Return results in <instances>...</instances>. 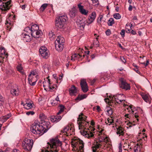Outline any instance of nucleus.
I'll list each match as a JSON object with an SVG mask.
<instances>
[{"label":"nucleus","mask_w":152,"mask_h":152,"mask_svg":"<svg viewBox=\"0 0 152 152\" xmlns=\"http://www.w3.org/2000/svg\"><path fill=\"white\" fill-rule=\"evenodd\" d=\"M28 80L29 83L32 86L35 85L37 81L36 77L31 76V74H29L28 75Z\"/></svg>","instance_id":"ddd939ff"},{"label":"nucleus","mask_w":152,"mask_h":152,"mask_svg":"<svg viewBox=\"0 0 152 152\" xmlns=\"http://www.w3.org/2000/svg\"><path fill=\"white\" fill-rule=\"evenodd\" d=\"M105 123L106 124H108L109 125H113V120L112 118H108L107 121H105Z\"/></svg>","instance_id":"c9c22d12"},{"label":"nucleus","mask_w":152,"mask_h":152,"mask_svg":"<svg viewBox=\"0 0 152 152\" xmlns=\"http://www.w3.org/2000/svg\"><path fill=\"white\" fill-rule=\"evenodd\" d=\"M47 144L48 146L47 148H50V151H47L46 152H58L59 148L62 144L61 142L57 137L50 140V142H48Z\"/></svg>","instance_id":"7ed1b4c3"},{"label":"nucleus","mask_w":152,"mask_h":152,"mask_svg":"<svg viewBox=\"0 0 152 152\" xmlns=\"http://www.w3.org/2000/svg\"><path fill=\"white\" fill-rule=\"evenodd\" d=\"M121 34V35L123 37H124L125 36V31L124 29H122L120 33Z\"/></svg>","instance_id":"864d4df0"},{"label":"nucleus","mask_w":152,"mask_h":152,"mask_svg":"<svg viewBox=\"0 0 152 152\" xmlns=\"http://www.w3.org/2000/svg\"><path fill=\"white\" fill-rule=\"evenodd\" d=\"M62 116L63 115L61 116V115H58L57 114V115L54 116L55 118V120L56 122V123L60 121L61 119Z\"/></svg>","instance_id":"37998d69"},{"label":"nucleus","mask_w":152,"mask_h":152,"mask_svg":"<svg viewBox=\"0 0 152 152\" xmlns=\"http://www.w3.org/2000/svg\"><path fill=\"white\" fill-rule=\"evenodd\" d=\"M87 117L85 116L83 113H80L77 118V123L79 129H80L81 133L86 137L90 139L94 137V134L86 128L88 126V123L86 121Z\"/></svg>","instance_id":"f257e3e1"},{"label":"nucleus","mask_w":152,"mask_h":152,"mask_svg":"<svg viewBox=\"0 0 152 152\" xmlns=\"http://www.w3.org/2000/svg\"><path fill=\"white\" fill-rule=\"evenodd\" d=\"M60 110L59 112L57 113L58 115H60L64 110V107L62 105H60Z\"/></svg>","instance_id":"c03bdc74"},{"label":"nucleus","mask_w":152,"mask_h":152,"mask_svg":"<svg viewBox=\"0 0 152 152\" xmlns=\"http://www.w3.org/2000/svg\"><path fill=\"white\" fill-rule=\"evenodd\" d=\"M4 99L2 96L0 95V103L2 104L4 102Z\"/></svg>","instance_id":"8fccbe9b"},{"label":"nucleus","mask_w":152,"mask_h":152,"mask_svg":"<svg viewBox=\"0 0 152 152\" xmlns=\"http://www.w3.org/2000/svg\"><path fill=\"white\" fill-rule=\"evenodd\" d=\"M130 33L133 35H135L136 34V32L133 30L131 31Z\"/></svg>","instance_id":"e2e57ef3"},{"label":"nucleus","mask_w":152,"mask_h":152,"mask_svg":"<svg viewBox=\"0 0 152 152\" xmlns=\"http://www.w3.org/2000/svg\"><path fill=\"white\" fill-rule=\"evenodd\" d=\"M125 108L128 110L130 114H133L134 113L135 109L134 107L132 105H128L124 104Z\"/></svg>","instance_id":"f3484780"},{"label":"nucleus","mask_w":152,"mask_h":152,"mask_svg":"<svg viewBox=\"0 0 152 152\" xmlns=\"http://www.w3.org/2000/svg\"><path fill=\"white\" fill-rule=\"evenodd\" d=\"M81 57V55L79 54H75L72 55L71 57V60L72 61H74L78 58H79Z\"/></svg>","instance_id":"72a5a7b5"},{"label":"nucleus","mask_w":152,"mask_h":152,"mask_svg":"<svg viewBox=\"0 0 152 152\" xmlns=\"http://www.w3.org/2000/svg\"><path fill=\"white\" fill-rule=\"evenodd\" d=\"M64 38L60 36L58 37L55 41V43L64 44Z\"/></svg>","instance_id":"a878e982"},{"label":"nucleus","mask_w":152,"mask_h":152,"mask_svg":"<svg viewBox=\"0 0 152 152\" xmlns=\"http://www.w3.org/2000/svg\"><path fill=\"white\" fill-rule=\"evenodd\" d=\"M77 11L75 8L73 7L69 11V15L71 18L75 17Z\"/></svg>","instance_id":"5701e85b"},{"label":"nucleus","mask_w":152,"mask_h":152,"mask_svg":"<svg viewBox=\"0 0 152 152\" xmlns=\"http://www.w3.org/2000/svg\"><path fill=\"white\" fill-rule=\"evenodd\" d=\"M49 77H47L48 79V87L49 88V91L51 92H52L54 91L56 89V88L57 87V86L56 85H54L53 86L50 85V81L49 79H48Z\"/></svg>","instance_id":"6ab92c4d"},{"label":"nucleus","mask_w":152,"mask_h":152,"mask_svg":"<svg viewBox=\"0 0 152 152\" xmlns=\"http://www.w3.org/2000/svg\"><path fill=\"white\" fill-rule=\"evenodd\" d=\"M74 134V129L73 126H72L70 129L68 130V132L66 133V135L67 136H69L71 135H73Z\"/></svg>","instance_id":"c85d7f7f"},{"label":"nucleus","mask_w":152,"mask_h":152,"mask_svg":"<svg viewBox=\"0 0 152 152\" xmlns=\"http://www.w3.org/2000/svg\"><path fill=\"white\" fill-rule=\"evenodd\" d=\"M119 151L118 152H122V145L121 143L118 146Z\"/></svg>","instance_id":"5fc2aeb1"},{"label":"nucleus","mask_w":152,"mask_h":152,"mask_svg":"<svg viewBox=\"0 0 152 152\" xmlns=\"http://www.w3.org/2000/svg\"><path fill=\"white\" fill-rule=\"evenodd\" d=\"M87 95L86 94L82 95L80 96L77 97L76 99V100H80L84 99L86 98L87 97Z\"/></svg>","instance_id":"4c0bfd02"},{"label":"nucleus","mask_w":152,"mask_h":152,"mask_svg":"<svg viewBox=\"0 0 152 152\" xmlns=\"http://www.w3.org/2000/svg\"><path fill=\"white\" fill-rule=\"evenodd\" d=\"M11 115L10 113H9L7 115L5 116H3L1 118V122L4 123L11 116Z\"/></svg>","instance_id":"c756f323"},{"label":"nucleus","mask_w":152,"mask_h":152,"mask_svg":"<svg viewBox=\"0 0 152 152\" xmlns=\"http://www.w3.org/2000/svg\"><path fill=\"white\" fill-rule=\"evenodd\" d=\"M96 109L98 112H99L101 110L100 107L99 106H96Z\"/></svg>","instance_id":"338daca9"},{"label":"nucleus","mask_w":152,"mask_h":152,"mask_svg":"<svg viewBox=\"0 0 152 152\" xmlns=\"http://www.w3.org/2000/svg\"><path fill=\"white\" fill-rule=\"evenodd\" d=\"M39 118L41 119V121H45L47 118L46 116L43 113H41L40 114Z\"/></svg>","instance_id":"58836bf2"},{"label":"nucleus","mask_w":152,"mask_h":152,"mask_svg":"<svg viewBox=\"0 0 152 152\" xmlns=\"http://www.w3.org/2000/svg\"><path fill=\"white\" fill-rule=\"evenodd\" d=\"M48 5V4H42L40 8V11L42 12L44 11Z\"/></svg>","instance_id":"a19ab883"},{"label":"nucleus","mask_w":152,"mask_h":152,"mask_svg":"<svg viewBox=\"0 0 152 152\" xmlns=\"http://www.w3.org/2000/svg\"><path fill=\"white\" fill-rule=\"evenodd\" d=\"M102 17L99 18L97 20V22L98 23H99L101 21Z\"/></svg>","instance_id":"0e129e2a"},{"label":"nucleus","mask_w":152,"mask_h":152,"mask_svg":"<svg viewBox=\"0 0 152 152\" xmlns=\"http://www.w3.org/2000/svg\"><path fill=\"white\" fill-rule=\"evenodd\" d=\"M39 29V26L36 24L32 25L31 27H27L25 28L24 31H37Z\"/></svg>","instance_id":"4468645a"},{"label":"nucleus","mask_w":152,"mask_h":152,"mask_svg":"<svg viewBox=\"0 0 152 152\" xmlns=\"http://www.w3.org/2000/svg\"><path fill=\"white\" fill-rule=\"evenodd\" d=\"M96 14L95 12H93L88 17V25L92 23L95 19Z\"/></svg>","instance_id":"9b49d317"},{"label":"nucleus","mask_w":152,"mask_h":152,"mask_svg":"<svg viewBox=\"0 0 152 152\" xmlns=\"http://www.w3.org/2000/svg\"><path fill=\"white\" fill-rule=\"evenodd\" d=\"M55 118L54 116H52L50 118V120L52 122H56L55 120Z\"/></svg>","instance_id":"603ef678"},{"label":"nucleus","mask_w":152,"mask_h":152,"mask_svg":"<svg viewBox=\"0 0 152 152\" xmlns=\"http://www.w3.org/2000/svg\"><path fill=\"white\" fill-rule=\"evenodd\" d=\"M64 44L55 43V48L56 50L58 52L61 51L63 48Z\"/></svg>","instance_id":"412c9836"},{"label":"nucleus","mask_w":152,"mask_h":152,"mask_svg":"<svg viewBox=\"0 0 152 152\" xmlns=\"http://www.w3.org/2000/svg\"><path fill=\"white\" fill-rule=\"evenodd\" d=\"M124 129L121 127H119L117 128L116 133L118 134L121 135H123L124 134Z\"/></svg>","instance_id":"7c9ffc66"},{"label":"nucleus","mask_w":152,"mask_h":152,"mask_svg":"<svg viewBox=\"0 0 152 152\" xmlns=\"http://www.w3.org/2000/svg\"><path fill=\"white\" fill-rule=\"evenodd\" d=\"M42 67L45 73H48L49 72V65L48 64H45Z\"/></svg>","instance_id":"e433bc0d"},{"label":"nucleus","mask_w":152,"mask_h":152,"mask_svg":"<svg viewBox=\"0 0 152 152\" xmlns=\"http://www.w3.org/2000/svg\"><path fill=\"white\" fill-rule=\"evenodd\" d=\"M112 108L108 106L105 109V110L107 112H108L110 110H111Z\"/></svg>","instance_id":"6e6d98bb"},{"label":"nucleus","mask_w":152,"mask_h":152,"mask_svg":"<svg viewBox=\"0 0 152 152\" xmlns=\"http://www.w3.org/2000/svg\"><path fill=\"white\" fill-rule=\"evenodd\" d=\"M65 24L60 22L59 21H56V26L60 28H62L64 26Z\"/></svg>","instance_id":"f704fd0d"},{"label":"nucleus","mask_w":152,"mask_h":152,"mask_svg":"<svg viewBox=\"0 0 152 152\" xmlns=\"http://www.w3.org/2000/svg\"><path fill=\"white\" fill-rule=\"evenodd\" d=\"M30 74H31V76H33L34 77H35V75H36V72H31V73Z\"/></svg>","instance_id":"bf43d9fd"},{"label":"nucleus","mask_w":152,"mask_h":152,"mask_svg":"<svg viewBox=\"0 0 152 152\" xmlns=\"http://www.w3.org/2000/svg\"><path fill=\"white\" fill-rule=\"evenodd\" d=\"M48 36L50 38L53 37L54 38L55 37L54 32L52 31H50L49 32Z\"/></svg>","instance_id":"de8ad7c7"},{"label":"nucleus","mask_w":152,"mask_h":152,"mask_svg":"<svg viewBox=\"0 0 152 152\" xmlns=\"http://www.w3.org/2000/svg\"><path fill=\"white\" fill-rule=\"evenodd\" d=\"M28 32H30L32 36L34 38H38L39 36L41 31L40 30L32 31H28Z\"/></svg>","instance_id":"a211bd4d"},{"label":"nucleus","mask_w":152,"mask_h":152,"mask_svg":"<svg viewBox=\"0 0 152 152\" xmlns=\"http://www.w3.org/2000/svg\"><path fill=\"white\" fill-rule=\"evenodd\" d=\"M50 122L45 121L39 123L34 122L31 126V131L34 134L42 135L50 127Z\"/></svg>","instance_id":"f03ea898"},{"label":"nucleus","mask_w":152,"mask_h":152,"mask_svg":"<svg viewBox=\"0 0 152 152\" xmlns=\"http://www.w3.org/2000/svg\"><path fill=\"white\" fill-rule=\"evenodd\" d=\"M11 152H20V151L17 149H15L13 150Z\"/></svg>","instance_id":"774afa93"},{"label":"nucleus","mask_w":152,"mask_h":152,"mask_svg":"<svg viewBox=\"0 0 152 152\" xmlns=\"http://www.w3.org/2000/svg\"><path fill=\"white\" fill-rule=\"evenodd\" d=\"M11 0H0V9L5 14L12 6Z\"/></svg>","instance_id":"39448f33"},{"label":"nucleus","mask_w":152,"mask_h":152,"mask_svg":"<svg viewBox=\"0 0 152 152\" xmlns=\"http://www.w3.org/2000/svg\"><path fill=\"white\" fill-rule=\"evenodd\" d=\"M23 36V41L26 42H30L31 39V37H30L27 34H26L22 35Z\"/></svg>","instance_id":"393cba45"},{"label":"nucleus","mask_w":152,"mask_h":152,"mask_svg":"<svg viewBox=\"0 0 152 152\" xmlns=\"http://www.w3.org/2000/svg\"><path fill=\"white\" fill-rule=\"evenodd\" d=\"M51 103L53 106H54L57 104L58 102H57L56 100H51Z\"/></svg>","instance_id":"09e8293b"},{"label":"nucleus","mask_w":152,"mask_h":152,"mask_svg":"<svg viewBox=\"0 0 152 152\" xmlns=\"http://www.w3.org/2000/svg\"><path fill=\"white\" fill-rule=\"evenodd\" d=\"M72 126V125H70L65 127L63 129L61 130V132L64 133L65 135H66V133L68 132V130L70 129Z\"/></svg>","instance_id":"2f4dec72"},{"label":"nucleus","mask_w":152,"mask_h":152,"mask_svg":"<svg viewBox=\"0 0 152 152\" xmlns=\"http://www.w3.org/2000/svg\"><path fill=\"white\" fill-rule=\"evenodd\" d=\"M100 144L99 143H97L94 146L93 148V152H96V150L100 148Z\"/></svg>","instance_id":"ea45409f"},{"label":"nucleus","mask_w":152,"mask_h":152,"mask_svg":"<svg viewBox=\"0 0 152 152\" xmlns=\"http://www.w3.org/2000/svg\"><path fill=\"white\" fill-rule=\"evenodd\" d=\"M39 53L41 56L44 58H47L49 56V50L45 46H42L39 49Z\"/></svg>","instance_id":"6e6552de"},{"label":"nucleus","mask_w":152,"mask_h":152,"mask_svg":"<svg viewBox=\"0 0 152 152\" xmlns=\"http://www.w3.org/2000/svg\"><path fill=\"white\" fill-rule=\"evenodd\" d=\"M67 19V17L66 16H59L58 20L62 23L65 24V22Z\"/></svg>","instance_id":"bb28decb"},{"label":"nucleus","mask_w":152,"mask_h":152,"mask_svg":"<svg viewBox=\"0 0 152 152\" xmlns=\"http://www.w3.org/2000/svg\"><path fill=\"white\" fill-rule=\"evenodd\" d=\"M32 102H26V103L23 104V106L27 110L30 109L32 107Z\"/></svg>","instance_id":"473e14b6"},{"label":"nucleus","mask_w":152,"mask_h":152,"mask_svg":"<svg viewBox=\"0 0 152 152\" xmlns=\"http://www.w3.org/2000/svg\"><path fill=\"white\" fill-rule=\"evenodd\" d=\"M106 35L107 36H109L110 34V29L107 30L106 32Z\"/></svg>","instance_id":"13d9d810"},{"label":"nucleus","mask_w":152,"mask_h":152,"mask_svg":"<svg viewBox=\"0 0 152 152\" xmlns=\"http://www.w3.org/2000/svg\"><path fill=\"white\" fill-rule=\"evenodd\" d=\"M71 143L74 152H84V143L83 141L75 137L72 139Z\"/></svg>","instance_id":"20e7f679"},{"label":"nucleus","mask_w":152,"mask_h":152,"mask_svg":"<svg viewBox=\"0 0 152 152\" xmlns=\"http://www.w3.org/2000/svg\"><path fill=\"white\" fill-rule=\"evenodd\" d=\"M123 96H124L123 95L121 94L114 95L113 96L111 99L110 98V99L108 98H105L104 99V100L107 102V101H114L120 104L122 101H124V100L123 99H121V97Z\"/></svg>","instance_id":"0eeeda50"},{"label":"nucleus","mask_w":152,"mask_h":152,"mask_svg":"<svg viewBox=\"0 0 152 152\" xmlns=\"http://www.w3.org/2000/svg\"><path fill=\"white\" fill-rule=\"evenodd\" d=\"M69 92L71 95H74L77 93V89L73 85L69 89Z\"/></svg>","instance_id":"b1692460"},{"label":"nucleus","mask_w":152,"mask_h":152,"mask_svg":"<svg viewBox=\"0 0 152 152\" xmlns=\"http://www.w3.org/2000/svg\"><path fill=\"white\" fill-rule=\"evenodd\" d=\"M6 25L7 26V27H8V24L10 25H12V22H11L10 20H9V19H7L6 22L5 23Z\"/></svg>","instance_id":"49530a36"},{"label":"nucleus","mask_w":152,"mask_h":152,"mask_svg":"<svg viewBox=\"0 0 152 152\" xmlns=\"http://www.w3.org/2000/svg\"><path fill=\"white\" fill-rule=\"evenodd\" d=\"M34 114V112L33 111H28L26 112V114L28 115H33Z\"/></svg>","instance_id":"3c124183"},{"label":"nucleus","mask_w":152,"mask_h":152,"mask_svg":"<svg viewBox=\"0 0 152 152\" xmlns=\"http://www.w3.org/2000/svg\"><path fill=\"white\" fill-rule=\"evenodd\" d=\"M8 54L6 53V51L4 47L0 48V58H7Z\"/></svg>","instance_id":"dca6fc26"},{"label":"nucleus","mask_w":152,"mask_h":152,"mask_svg":"<svg viewBox=\"0 0 152 152\" xmlns=\"http://www.w3.org/2000/svg\"><path fill=\"white\" fill-rule=\"evenodd\" d=\"M78 27L81 30L83 29L85 26L84 20L82 19H78L76 22Z\"/></svg>","instance_id":"2eb2a0df"},{"label":"nucleus","mask_w":152,"mask_h":152,"mask_svg":"<svg viewBox=\"0 0 152 152\" xmlns=\"http://www.w3.org/2000/svg\"><path fill=\"white\" fill-rule=\"evenodd\" d=\"M107 23L109 26H112L114 23V20L113 18H110L108 21Z\"/></svg>","instance_id":"79ce46f5"},{"label":"nucleus","mask_w":152,"mask_h":152,"mask_svg":"<svg viewBox=\"0 0 152 152\" xmlns=\"http://www.w3.org/2000/svg\"><path fill=\"white\" fill-rule=\"evenodd\" d=\"M120 81L121 83L119 86L121 88L126 90L130 89L129 84L124 79L121 78L120 79Z\"/></svg>","instance_id":"1a4fd4ad"},{"label":"nucleus","mask_w":152,"mask_h":152,"mask_svg":"<svg viewBox=\"0 0 152 152\" xmlns=\"http://www.w3.org/2000/svg\"><path fill=\"white\" fill-rule=\"evenodd\" d=\"M114 18L116 19H119L121 18V15L118 13H116L114 14Z\"/></svg>","instance_id":"a18cd8bd"},{"label":"nucleus","mask_w":152,"mask_h":152,"mask_svg":"<svg viewBox=\"0 0 152 152\" xmlns=\"http://www.w3.org/2000/svg\"><path fill=\"white\" fill-rule=\"evenodd\" d=\"M142 96L143 100L147 103L149 104L151 103V100L150 96L147 94H142Z\"/></svg>","instance_id":"aec40b11"},{"label":"nucleus","mask_w":152,"mask_h":152,"mask_svg":"<svg viewBox=\"0 0 152 152\" xmlns=\"http://www.w3.org/2000/svg\"><path fill=\"white\" fill-rule=\"evenodd\" d=\"M34 143L32 139H29L26 138L22 142V145L23 148L26 151H30Z\"/></svg>","instance_id":"423d86ee"},{"label":"nucleus","mask_w":152,"mask_h":152,"mask_svg":"<svg viewBox=\"0 0 152 152\" xmlns=\"http://www.w3.org/2000/svg\"><path fill=\"white\" fill-rule=\"evenodd\" d=\"M17 70L22 75H24L25 74L23 68L21 64H19L17 66Z\"/></svg>","instance_id":"cd10ccee"},{"label":"nucleus","mask_w":152,"mask_h":152,"mask_svg":"<svg viewBox=\"0 0 152 152\" xmlns=\"http://www.w3.org/2000/svg\"><path fill=\"white\" fill-rule=\"evenodd\" d=\"M80 84L83 91L86 93L88 90V86L85 80L82 79L81 80Z\"/></svg>","instance_id":"9d476101"},{"label":"nucleus","mask_w":152,"mask_h":152,"mask_svg":"<svg viewBox=\"0 0 152 152\" xmlns=\"http://www.w3.org/2000/svg\"><path fill=\"white\" fill-rule=\"evenodd\" d=\"M132 6L131 5H130L128 8L129 10L130 11H132Z\"/></svg>","instance_id":"69168bd1"},{"label":"nucleus","mask_w":152,"mask_h":152,"mask_svg":"<svg viewBox=\"0 0 152 152\" xmlns=\"http://www.w3.org/2000/svg\"><path fill=\"white\" fill-rule=\"evenodd\" d=\"M108 113V114L109 115H111L112 114H113V110H112V109L110 110V111H109L108 112H107Z\"/></svg>","instance_id":"052dcab7"},{"label":"nucleus","mask_w":152,"mask_h":152,"mask_svg":"<svg viewBox=\"0 0 152 152\" xmlns=\"http://www.w3.org/2000/svg\"><path fill=\"white\" fill-rule=\"evenodd\" d=\"M10 92L13 96H16L19 94L18 89L17 87L12 88L11 89Z\"/></svg>","instance_id":"4be33fe9"},{"label":"nucleus","mask_w":152,"mask_h":152,"mask_svg":"<svg viewBox=\"0 0 152 152\" xmlns=\"http://www.w3.org/2000/svg\"><path fill=\"white\" fill-rule=\"evenodd\" d=\"M122 61V62L124 63H125L126 62V61L125 60L124 58L123 57H120Z\"/></svg>","instance_id":"4d7b16f0"},{"label":"nucleus","mask_w":152,"mask_h":152,"mask_svg":"<svg viewBox=\"0 0 152 152\" xmlns=\"http://www.w3.org/2000/svg\"><path fill=\"white\" fill-rule=\"evenodd\" d=\"M77 7L79 11L81 14L85 15H88V11L84 9V7L81 5V3L78 4Z\"/></svg>","instance_id":"f8f14e48"},{"label":"nucleus","mask_w":152,"mask_h":152,"mask_svg":"<svg viewBox=\"0 0 152 152\" xmlns=\"http://www.w3.org/2000/svg\"><path fill=\"white\" fill-rule=\"evenodd\" d=\"M96 79H93V80L91 81V85H93L94 84L95 82L96 81Z\"/></svg>","instance_id":"680f3d73"}]
</instances>
